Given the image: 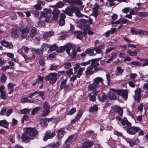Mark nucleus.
I'll list each match as a JSON object with an SVG mask.
<instances>
[{"mask_svg": "<svg viewBox=\"0 0 148 148\" xmlns=\"http://www.w3.org/2000/svg\"><path fill=\"white\" fill-rule=\"evenodd\" d=\"M59 65H55L54 64H53L51 65L49 69L51 70L52 71L59 69Z\"/></svg>", "mask_w": 148, "mask_h": 148, "instance_id": "obj_44", "label": "nucleus"}, {"mask_svg": "<svg viewBox=\"0 0 148 148\" xmlns=\"http://www.w3.org/2000/svg\"><path fill=\"white\" fill-rule=\"evenodd\" d=\"M74 34L77 38L79 39H81L83 37L82 33L80 31H76L74 32Z\"/></svg>", "mask_w": 148, "mask_h": 148, "instance_id": "obj_28", "label": "nucleus"}, {"mask_svg": "<svg viewBox=\"0 0 148 148\" xmlns=\"http://www.w3.org/2000/svg\"><path fill=\"white\" fill-rule=\"evenodd\" d=\"M52 19L54 20H57L59 16L60 11L58 9L54 10L52 12Z\"/></svg>", "mask_w": 148, "mask_h": 148, "instance_id": "obj_19", "label": "nucleus"}, {"mask_svg": "<svg viewBox=\"0 0 148 148\" xmlns=\"http://www.w3.org/2000/svg\"><path fill=\"white\" fill-rule=\"evenodd\" d=\"M44 111L42 114V116L45 117L47 115L49 112L50 106L47 102H45L43 103Z\"/></svg>", "mask_w": 148, "mask_h": 148, "instance_id": "obj_10", "label": "nucleus"}, {"mask_svg": "<svg viewBox=\"0 0 148 148\" xmlns=\"http://www.w3.org/2000/svg\"><path fill=\"white\" fill-rule=\"evenodd\" d=\"M44 79V77H42L38 75V78L36 79V82L37 83H39L40 82H42Z\"/></svg>", "mask_w": 148, "mask_h": 148, "instance_id": "obj_59", "label": "nucleus"}, {"mask_svg": "<svg viewBox=\"0 0 148 148\" xmlns=\"http://www.w3.org/2000/svg\"><path fill=\"white\" fill-rule=\"evenodd\" d=\"M67 79L63 80L61 82V86L60 88L61 90L64 89V91H66L71 89L72 88L73 86L72 84H69L66 85Z\"/></svg>", "mask_w": 148, "mask_h": 148, "instance_id": "obj_4", "label": "nucleus"}, {"mask_svg": "<svg viewBox=\"0 0 148 148\" xmlns=\"http://www.w3.org/2000/svg\"><path fill=\"white\" fill-rule=\"evenodd\" d=\"M89 97V98L90 100V101H95L96 99V97L95 95H91L90 94L88 95Z\"/></svg>", "mask_w": 148, "mask_h": 148, "instance_id": "obj_54", "label": "nucleus"}, {"mask_svg": "<svg viewBox=\"0 0 148 148\" xmlns=\"http://www.w3.org/2000/svg\"><path fill=\"white\" fill-rule=\"evenodd\" d=\"M96 85L94 82L92 84L89 85L88 86V90L90 91H92L95 93L96 95L100 92V91H99V88Z\"/></svg>", "mask_w": 148, "mask_h": 148, "instance_id": "obj_7", "label": "nucleus"}, {"mask_svg": "<svg viewBox=\"0 0 148 148\" xmlns=\"http://www.w3.org/2000/svg\"><path fill=\"white\" fill-rule=\"evenodd\" d=\"M99 13L98 10H93L92 15L95 18L98 15Z\"/></svg>", "mask_w": 148, "mask_h": 148, "instance_id": "obj_64", "label": "nucleus"}, {"mask_svg": "<svg viewBox=\"0 0 148 148\" xmlns=\"http://www.w3.org/2000/svg\"><path fill=\"white\" fill-rule=\"evenodd\" d=\"M63 12L65 14L69 16H71L73 14L72 9H71L69 8H67L65 10L63 11Z\"/></svg>", "mask_w": 148, "mask_h": 148, "instance_id": "obj_34", "label": "nucleus"}, {"mask_svg": "<svg viewBox=\"0 0 148 148\" xmlns=\"http://www.w3.org/2000/svg\"><path fill=\"white\" fill-rule=\"evenodd\" d=\"M6 80V77L4 74H2L1 77V81L2 82H4Z\"/></svg>", "mask_w": 148, "mask_h": 148, "instance_id": "obj_61", "label": "nucleus"}, {"mask_svg": "<svg viewBox=\"0 0 148 148\" xmlns=\"http://www.w3.org/2000/svg\"><path fill=\"white\" fill-rule=\"evenodd\" d=\"M93 144L92 143L90 142L87 141L84 142L82 145V148H88L90 147Z\"/></svg>", "mask_w": 148, "mask_h": 148, "instance_id": "obj_33", "label": "nucleus"}, {"mask_svg": "<svg viewBox=\"0 0 148 148\" xmlns=\"http://www.w3.org/2000/svg\"><path fill=\"white\" fill-rule=\"evenodd\" d=\"M49 48V45L46 43H43L41 45V48L43 50L44 49L46 50Z\"/></svg>", "mask_w": 148, "mask_h": 148, "instance_id": "obj_48", "label": "nucleus"}, {"mask_svg": "<svg viewBox=\"0 0 148 148\" xmlns=\"http://www.w3.org/2000/svg\"><path fill=\"white\" fill-rule=\"evenodd\" d=\"M33 96H35L36 97H40L42 99L44 97V93L43 91H36L34 92L31 93L29 94L28 97L29 98H32Z\"/></svg>", "mask_w": 148, "mask_h": 148, "instance_id": "obj_6", "label": "nucleus"}, {"mask_svg": "<svg viewBox=\"0 0 148 148\" xmlns=\"http://www.w3.org/2000/svg\"><path fill=\"white\" fill-rule=\"evenodd\" d=\"M55 134L54 132H51V131H48L46 132L44 137L43 140L46 141L48 138L50 139L53 138L55 136Z\"/></svg>", "mask_w": 148, "mask_h": 148, "instance_id": "obj_15", "label": "nucleus"}, {"mask_svg": "<svg viewBox=\"0 0 148 148\" xmlns=\"http://www.w3.org/2000/svg\"><path fill=\"white\" fill-rule=\"evenodd\" d=\"M138 34H139L140 36L145 35H148V32L146 31L138 29Z\"/></svg>", "mask_w": 148, "mask_h": 148, "instance_id": "obj_43", "label": "nucleus"}, {"mask_svg": "<svg viewBox=\"0 0 148 148\" xmlns=\"http://www.w3.org/2000/svg\"><path fill=\"white\" fill-rule=\"evenodd\" d=\"M64 67L66 69H69L71 67V64L70 62H68L64 64Z\"/></svg>", "mask_w": 148, "mask_h": 148, "instance_id": "obj_62", "label": "nucleus"}, {"mask_svg": "<svg viewBox=\"0 0 148 148\" xmlns=\"http://www.w3.org/2000/svg\"><path fill=\"white\" fill-rule=\"evenodd\" d=\"M72 10L73 11V12H74L75 13L79 11V8L76 7H73L72 8Z\"/></svg>", "mask_w": 148, "mask_h": 148, "instance_id": "obj_63", "label": "nucleus"}, {"mask_svg": "<svg viewBox=\"0 0 148 148\" xmlns=\"http://www.w3.org/2000/svg\"><path fill=\"white\" fill-rule=\"evenodd\" d=\"M44 26L45 23L42 21H39L36 25V26L38 27H40Z\"/></svg>", "mask_w": 148, "mask_h": 148, "instance_id": "obj_53", "label": "nucleus"}, {"mask_svg": "<svg viewBox=\"0 0 148 148\" xmlns=\"http://www.w3.org/2000/svg\"><path fill=\"white\" fill-rule=\"evenodd\" d=\"M71 2L73 3L74 5H81L82 2L80 0H72Z\"/></svg>", "mask_w": 148, "mask_h": 148, "instance_id": "obj_42", "label": "nucleus"}, {"mask_svg": "<svg viewBox=\"0 0 148 148\" xmlns=\"http://www.w3.org/2000/svg\"><path fill=\"white\" fill-rule=\"evenodd\" d=\"M84 69V68H80L79 69L77 75V77L78 78H79L80 77Z\"/></svg>", "mask_w": 148, "mask_h": 148, "instance_id": "obj_41", "label": "nucleus"}, {"mask_svg": "<svg viewBox=\"0 0 148 148\" xmlns=\"http://www.w3.org/2000/svg\"><path fill=\"white\" fill-rule=\"evenodd\" d=\"M54 34V32L53 31L45 32L43 34V38L47 40L48 38L51 37Z\"/></svg>", "mask_w": 148, "mask_h": 148, "instance_id": "obj_20", "label": "nucleus"}, {"mask_svg": "<svg viewBox=\"0 0 148 148\" xmlns=\"http://www.w3.org/2000/svg\"><path fill=\"white\" fill-rule=\"evenodd\" d=\"M141 89L139 88L135 91V95H134V99L135 101L138 102L140 99L141 96Z\"/></svg>", "mask_w": 148, "mask_h": 148, "instance_id": "obj_11", "label": "nucleus"}, {"mask_svg": "<svg viewBox=\"0 0 148 148\" xmlns=\"http://www.w3.org/2000/svg\"><path fill=\"white\" fill-rule=\"evenodd\" d=\"M29 119V116L27 115H24L21 118V123H23L24 121H27Z\"/></svg>", "mask_w": 148, "mask_h": 148, "instance_id": "obj_47", "label": "nucleus"}, {"mask_svg": "<svg viewBox=\"0 0 148 148\" xmlns=\"http://www.w3.org/2000/svg\"><path fill=\"white\" fill-rule=\"evenodd\" d=\"M75 140V138L73 137V136L71 135L68 137L67 139L65 141V143H67L68 142L70 143L73 141Z\"/></svg>", "mask_w": 148, "mask_h": 148, "instance_id": "obj_49", "label": "nucleus"}, {"mask_svg": "<svg viewBox=\"0 0 148 148\" xmlns=\"http://www.w3.org/2000/svg\"><path fill=\"white\" fill-rule=\"evenodd\" d=\"M138 14L140 17H144L148 15V13L144 12H138Z\"/></svg>", "mask_w": 148, "mask_h": 148, "instance_id": "obj_51", "label": "nucleus"}, {"mask_svg": "<svg viewBox=\"0 0 148 148\" xmlns=\"http://www.w3.org/2000/svg\"><path fill=\"white\" fill-rule=\"evenodd\" d=\"M40 109V107H37L33 109L32 111V114H35L37 111L39 110Z\"/></svg>", "mask_w": 148, "mask_h": 148, "instance_id": "obj_60", "label": "nucleus"}, {"mask_svg": "<svg viewBox=\"0 0 148 148\" xmlns=\"http://www.w3.org/2000/svg\"><path fill=\"white\" fill-rule=\"evenodd\" d=\"M124 71V70L120 66H117L115 71V75L117 76H121Z\"/></svg>", "mask_w": 148, "mask_h": 148, "instance_id": "obj_21", "label": "nucleus"}, {"mask_svg": "<svg viewBox=\"0 0 148 148\" xmlns=\"http://www.w3.org/2000/svg\"><path fill=\"white\" fill-rule=\"evenodd\" d=\"M142 80L144 82L148 81L147 83L144 84L143 88L145 89L148 90V75H143L142 76Z\"/></svg>", "mask_w": 148, "mask_h": 148, "instance_id": "obj_22", "label": "nucleus"}, {"mask_svg": "<svg viewBox=\"0 0 148 148\" xmlns=\"http://www.w3.org/2000/svg\"><path fill=\"white\" fill-rule=\"evenodd\" d=\"M94 83L96 84L100 89H101L104 87L105 85L103 83V79L101 77H97L94 79Z\"/></svg>", "mask_w": 148, "mask_h": 148, "instance_id": "obj_8", "label": "nucleus"}, {"mask_svg": "<svg viewBox=\"0 0 148 148\" xmlns=\"http://www.w3.org/2000/svg\"><path fill=\"white\" fill-rule=\"evenodd\" d=\"M65 23V20L64 19L62 18H60L59 20V25L61 26L64 25Z\"/></svg>", "mask_w": 148, "mask_h": 148, "instance_id": "obj_58", "label": "nucleus"}, {"mask_svg": "<svg viewBox=\"0 0 148 148\" xmlns=\"http://www.w3.org/2000/svg\"><path fill=\"white\" fill-rule=\"evenodd\" d=\"M30 112L29 110L27 108H25L20 110V112L21 114H27Z\"/></svg>", "mask_w": 148, "mask_h": 148, "instance_id": "obj_45", "label": "nucleus"}, {"mask_svg": "<svg viewBox=\"0 0 148 148\" xmlns=\"http://www.w3.org/2000/svg\"><path fill=\"white\" fill-rule=\"evenodd\" d=\"M99 59L96 58L89 60L90 64L91 63V66L95 67L99 64L98 61L99 60Z\"/></svg>", "mask_w": 148, "mask_h": 148, "instance_id": "obj_24", "label": "nucleus"}, {"mask_svg": "<svg viewBox=\"0 0 148 148\" xmlns=\"http://www.w3.org/2000/svg\"><path fill=\"white\" fill-rule=\"evenodd\" d=\"M51 9H46L45 11L44 15H41V17H43V16L51 17Z\"/></svg>", "mask_w": 148, "mask_h": 148, "instance_id": "obj_31", "label": "nucleus"}, {"mask_svg": "<svg viewBox=\"0 0 148 148\" xmlns=\"http://www.w3.org/2000/svg\"><path fill=\"white\" fill-rule=\"evenodd\" d=\"M64 5V4L62 2L59 1L55 5H52V7L54 8H59L63 7Z\"/></svg>", "mask_w": 148, "mask_h": 148, "instance_id": "obj_35", "label": "nucleus"}, {"mask_svg": "<svg viewBox=\"0 0 148 148\" xmlns=\"http://www.w3.org/2000/svg\"><path fill=\"white\" fill-rule=\"evenodd\" d=\"M15 85L10 82L7 85L8 89L9 90V94H11L14 90V87Z\"/></svg>", "mask_w": 148, "mask_h": 148, "instance_id": "obj_25", "label": "nucleus"}, {"mask_svg": "<svg viewBox=\"0 0 148 148\" xmlns=\"http://www.w3.org/2000/svg\"><path fill=\"white\" fill-rule=\"evenodd\" d=\"M90 28L88 25L85 26L84 27V29L86 31H87L88 34L89 35H92L93 34V32L90 30Z\"/></svg>", "mask_w": 148, "mask_h": 148, "instance_id": "obj_39", "label": "nucleus"}, {"mask_svg": "<svg viewBox=\"0 0 148 148\" xmlns=\"http://www.w3.org/2000/svg\"><path fill=\"white\" fill-rule=\"evenodd\" d=\"M125 130L129 134L132 135L134 134L140 130L139 127H130L128 126L127 127H124Z\"/></svg>", "mask_w": 148, "mask_h": 148, "instance_id": "obj_3", "label": "nucleus"}, {"mask_svg": "<svg viewBox=\"0 0 148 148\" xmlns=\"http://www.w3.org/2000/svg\"><path fill=\"white\" fill-rule=\"evenodd\" d=\"M76 112V109L75 108H73L71 109L69 112L67 114L69 115H71L73 114Z\"/></svg>", "mask_w": 148, "mask_h": 148, "instance_id": "obj_57", "label": "nucleus"}, {"mask_svg": "<svg viewBox=\"0 0 148 148\" xmlns=\"http://www.w3.org/2000/svg\"><path fill=\"white\" fill-rule=\"evenodd\" d=\"M45 79L46 80L49 81L50 83L54 84L57 80V75L54 73H50L46 76Z\"/></svg>", "mask_w": 148, "mask_h": 148, "instance_id": "obj_5", "label": "nucleus"}, {"mask_svg": "<svg viewBox=\"0 0 148 148\" xmlns=\"http://www.w3.org/2000/svg\"><path fill=\"white\" fill-rule=\"evenodd\" d=\"M126 142L128 143L131 147H132L134 145L136 144V143L134 141H132V140L128 138H125V139Z\"/></svg>", "mask_w": 148, "mask_h": 148, "instance_id": "obj_36", "label": "nucleus"}, {"mask_svg": "<svg viewBox=\"0 0 148 148\" xmlns=\"http://www.w3.org/2000/svg\"><path fill=\"white\" fill-rule=\"evenodd\" d=\"M112 108L114 111L117 112L120 115H122L123 111V110L119 106H112Z\"/></svg>", "mask_w": 148, "mask_h": 148, "instance_id": "obj_16", "label": "nucleus"}, {"mask_svg": "<svg viewBox=\"0 0 148 148\" xmlns=\"http://www.w3.org/2000/svg\"><path fill=\"white\" fill-rule=\"evenodd\" d=\"M94 52V49L90 48L87 49L84 52L81 54V56H86L87 54H90L93 53Z\"/></svg>", "mask_w": 148, "mask_h": 148, "instance_id": "obj_29", "label": "nucleus"}, {"mask_svg": "<svg viewBox=\"0 0 148 148\" xmlns=\"http://www.w3.org/2000/svg\"><path fill=\"white\" fill-rule=\"evenodd\" d=\"M8 123L5 120L0 121V126H2L5 128H7L8 126Z\"/></svg>", "mask_w": 148, "mask_h": 148, "instance_id": "obj_32", "label": "nucleus"}, {"mask_svg": "<svg viewBox=\"0 0 148 148\" xmlns=\"http://www.w3.org/2000/svg\"><path fill=\"white\" fill-rule=\"evenodd\" d=\"M49 123V121L46 118H45L41 120V125L42 127H44L47 125Z\"/></svg>", "mask_w": 148, "mask_h": 148, "instance_id": "obj_38", "label": "nucleus"}, {"mask_svg": "<svg viewBox=\"0 0 148 148\" xmlns=\"http://www.w3.org/2000/svg\"><path fill=\"white\" fill-rule=\"evenodd\" d=\"M65 133V131L62 129H59L58 131L57 136L58 139H61Z\"/></svg>", "mask_w": 148, "mask_h": 148, "instance_id": "obj_26", "label": "nucleus"}, {"mask_svg": "<svg viewBox=\"0 0 148 148\" xmlns=\"http://www.w3.org/2000/svg\"><path fill=\"white\" fill-rule=\"evenodd\" d=\"M31 13L34 15V16L38 17L39 16V12L37 10H32L31 11Z\"/></svg>", "mask_w": 148, "mask_h": 148, "instance_id": "obj_52", "label": "nucleus"}, {"mask_svg": "<svg viewBox=\"0 0 148 148\" xmlns=\"http://www.w3.org/2000/svg\"><path fill=\"white\" fill-rule=\"evenodd\" d=\"M30 136L32 137V136H35L37 135V131L35 128L32 127L25 128Z\"/></svg>", "mask_w": 148, "mask_h": 148, "instance_id": "obj_12", "label": "nucleus"}, {"mask_svg": "<svg viewBox=\"0 0 148 148\" xmlns=\"http://www.w3.org/2000/svg\"><path fill=\"white\" fill-rule=\"evenodd\" d=\"M30 30L29 28L27 27L21 28L20 29L21 32L20 34L22 37L23 38H25L27 36Z\"/></svg>", "mask_w": 148, "mask_h": 148, "instance_id": "obj_13", "label": "nucleus"}, {"mask_svg": "<svg viewBox=\"0 0 148 148\" xmlns=\"http://www.w3.org/2000/svg\"><path fill=\"white\" fill-rule=\"evenodd\" d=\"M97 94H98V97L99 100L101 101H104L108 97L107 96L101 91Z\"/></svg>", "mask_w": 148, "mask_h": 148, "instance_id": "obj_18", "label": "nucleus"}, {"mask_svg": "<svg viewBox=\"0 0 148 148\" xmlns=\"http://www.w3.org/2000/svg\"><path fill=\"white\" fill-rule=\"evenodd\" d=\"M116 94L121 96L125 100H126L127 98L128 93L126 90H116L113 88L111 89L109 93V97L110 99H117Z\"/></svg>", "mask_w": 148, "mask_h": 148, "instance_id": "obj_1", "label": "nucleus"}, {"mask_svg": "<svg viewBox=\"0 0 148 148\" xmlns=\"http://www.w3.org/2000/svg\"><path fill=\"white\" fill-rule=\"evenodd\" d=\"M99 70V68H97L92 66H88L86 71V75H91L93 74L95 71Z\"/></svg>", "mask_w": 148, "mask_h": 148, "instance_id": "obj_14", "label": "nucleus"}, {"mask_svg": "<svg viewBox=\"0 0 148 148\" xmlns=\"http://www.w3.org/2000/svg\"><path fill=\"white\" fill-rule=\"evenodd\" d=\"M31 51L33 53H36L38 55L42 54L43 53V50L41 49H36L34 48H32L31 49Z\"/></svg>", "mask_w": 148, "mask_h": 148, "instance_id": "obj_27", "label": "nucleus"}, {"mask_svg": "<svg viewBox=\"0 0 148 148\" xmlns=\"http://www.w3.org/2000/svg\"><path fill=\"white\" fill-rule=\"evenodd\" d=\"M21 138L23 141L26 143L29 141L31 139H33L30 136L29 134L27 133V131L25 128L24 129V132L22 135Z\"/></svg>", "mask_w": 148, "mask_h": 148, "instance_id": "obj_9", "label": "nucleus"}, {"mask_svg": "<svg viewBox=\"0 0 148 148\" xmlns=\"http://www.w3.org/2000/svg\"><path fill=\"white\" fill-rule=\"evenodd\" d=\"M127 53L130 56H136L137 55V52L136 50L133 51L128 50Z\"/></svg>", "mask_w": 148, "mask_h": 148, "instance_id": "obj_55", "label": "nucleus"}, {"mask_svg": "<svg viewBox=\"0 0 148 148\" xmlns=\"http://www.w3.org/2000/svg\"><path fill=\"white\" fill-rule=\"evenodd\" d=\"M138 29H136L135 28H131V32L133 35H137L138 34Z\"/></svg>", "mask_w": 148, "mask_h": 148, "instance_id": "obj_46", "label": "nucleus"}, {"mask_svg": "<svg viewBox=\"0 0 148 148\" xmlns=\"http://www.w3.org/2000/svg\"><path fill=\"white\" fill-rule=\"evenodd\" d=\"M66 49L67 53L69 56H75L76 51L74 49L71 48V46L70 44H68L63 46L60 47L57 50L58 53H62Z\"/></svg>", "mask_w": 148, "mask_h": 148, "instance_id": "obj_2", "label": "nucleus"}, {"mask_svg": "<svg viewBox=\"0 0 148 148\" xmlns=\"http://www.w3.org/2000/svg\"><path fill=\"white\" fill-rule=\"evenodd\" d=\"M0 43L2 45L8 48L11 49L13 47V45L11 44L5 40H2L0 42Z\"/></svg>", "mask_w": 148, "mask_h": 148, "instance_id": "obj_17", "label": "nucleus"}, {"mask_svg": "<svg viewBox=\"0 0 148 148\" xmlns=\"http://www.w3.org/2000/svg\"><path fill=\"white\" fill-rule=\"evenodd\" d=\"M58 46L55 44H54L51 46H49V50L50 51H53L57 48Z\"/></svg>", "mask_w": 148, "mask_h": 148, "instance_id": "obj_56", "label": "nucleus"}, {"mask_svg": "<svg viewBox=\"0 0 148 148\" xmlns=\"http://www.w3.org/2000/svg\"><path fill=\"white\" fill-rule=\"evenodd\" d=\"M121 122L123 125H127L128 126H130L131 125V123L128 122L126 119H125L124 120H122Z\"/></svg>", "mask_w": 148, "mask_h": 148, "instance_id": "obj_40", "label": "nucleus"}, {"mask_svg": "<svg viewBox=\"0 0 148 148\" xmlns=\"http://www.w3.org/2000/svg\"><path fill=\"white\" fill-rule=\"evenodd\" d=\"M98 110V106L96 105H94L93 106H91L89 109V111L90 112H96Z\"/></svg>", "mask_w": 148, "mask_h": 148, "instance_id": "obj_37", "label": "nucleus"}, {"mask_svg": "<svg viewBox=\"0 0 148 148\" xmlns=\"http://www.w3.org/2000/svg\"><path fill=\"white\" fill-rule=\"evenodd\" d=\"M12 36L14 37H18L20 35L19 30L17 29H13L11 32Z\"/></svg>", "mask_w": 148, "mask_h": 148, "instance_id": "obj_23", "label": "nucleus"}, {"mask_svg": "<svg viewBox=\"0 0 148 148\" xmlns=\"http://www.w3.org/2000/svg\"><path fill=\"white\" fill-rule=\"evenodd\" d=\"M37 33V29L36 28L33 27L30 30L29 36L31 37H34Z\"/></svg>", "mask_w": 148, "mask_h": 148, "instance_id": "obj_30", "label": "nucleus"}, {"mask_svg": "<svg viewBox=\"0 0 148 148\" xmlns=\"http://www.w3.org/2000/svg\"><path fill=\"white\" fill-rule=\"evenodd\" d=\"M81 22L82 25L84 27V29L85 26L88 25L87 24L88 23V20L84 19H81Z\"/></svg>", "mask_w": 148, "mask_h": 148, "instance_id": "obj_50", "label": "nucleus"}]
</instances>
